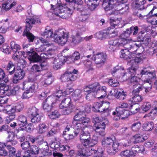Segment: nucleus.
Segmentation results:
<instances>
[{
	"mask_svg": "<svg viewBox=\"0 0 157 157\" xmlns=\"http://www.w3.org/2000/svg\"><path fill=\"white\" fill-rule=\"evenodd\" d=\"M141 44L139 41H133L126 39H117L110 40L109 41L108 48L109 51H113L118 47L123 46L126 50H129L131 52H136L137 54H140L138 52L139 48H142Z\"/></svg>",
	"mask_w": 157,
	"mask_h": 157,
	"instance_id": "1",
	"label": "nucleus"
},
{
	"mask_svg": "<svg viewBox=\"0 0 157 157\" xmlns=\"http://www.w3.org/2000/svg\"><path fill=\"white\" fill-rule=\"evenodd\" d=\"M42 36L49 38L53 37L55 42L63 46L67 42L68 38V33L63 29L56 30L53 33L52 29L48 27L45 28L44 31L41 33Z\"/></svg>",
	"mask_w": 157,
	"mask_h": 157,
	"instance_id": "2",
	"label": "nucleus"
},
{
	"mask_svg": "<svg viewBox=\"0 0 157 157\" xmlns=\"http://www.w3.org/2000/svg\"><path fill=\"white\" fill-rule=\"evenodd\" d=\"M135 54L132 57H131L130 59H132L128 62V64L132 66L129 68L127 70V72L124 73V71L123 69H118V67L114 68L112 71V73L113 74L117 72L118 73H122L123 74L122 76L124 77H125V79H127L130 77L132 75L135 74L136 71L138 69V67L136 65L138 63H141L142 62V60L140 58L136 57L135 58Z\"/></svg>",
	"mask_w": 157,
	"mask_h": 157,
	"instance_id": "3",
	"label": "nucleus"
},
{
	"mask_svg": "<svg viewBox=\"0 0 157 157\" xmlns=\"http://www.w3.org/2000/svg\"><path fill=\"white\" fill-rule=\"evenodd\" d=\"M142 83L136 84L134 85L136 89L134 90L132 92V98H141V97L139 94V92L142 90L143 88L145 89L146 92H149L151 89L152 86V81H149L148 79H146L144 77L142 78Z\"/></svg>",
	"mask_w": 157,
	"mask_h": 157,
	"instance_id": "4",
	"label": "nucleus"
},
{
	"mask_svg": "<svg viewBox=\"0 0 157 157\" xmlns=\"http://www.w3.org/2000/svg\"><path fill=\"white\" fill-rule=\"evenodd\" d=\"M82 145L78 144L77 147L78 150L76 154L77 155L82 157H86L90 156L93 153L94 155L93 157H104L103 155L104 150L101 147H98L97 150L92 148L90 150L89 148L86 149L84 151H82Z\"/></svg>",
	"mask_w": 157,
	"mask_h": 157,
	"instance_id": "5",
	"label": "nucleus"
},
{
	"mask_svg": "<svg viewBox=\"0 0 157 157\" xmlns=\"http://www.w3.org/2000/svg\"><path fill=\"white\" fill-rule=\"evenodd\" d=\"M101 119L96 117L94 119L95 123L93 129L97 134L99 136H104L105 135V125L108 124L109 121L107 119L104 118L102 120Z\"/></svg>",
	"mask_w": 157,
	"mask_h": 157,
	"instance_id": "6",
	"label": "nucleus"
},
{
	"mask_svg": "<svg viewBox=\"0 0 157 157\" xmlns=\"http://www.w3.org/2000/svg\"><path fill=\"white\" fill-rule=\"evenodd\" d=\"M96 94L94 97L93 98H103L106 97L108 98L110 95L112 96V97H122L124 98V97H126L127 95L123 91L121 90H120L115 89L112 90L110 91V93L106 96V93L105 91H100L95 92Z\"/></svg>",
	"mask_w": 157,
	"mask_h": 157,
	"instance_id": "7",
	"label": "nucleus"
},
{
	"mask_svg": "<svg viewBox=\"0 0 157 157\" xmlns=\"http://www.w3.org/2000/svg\"><path fill=\"white\" fill-rule=\"evenodd\" d=\"M76 123V124H80V126L78 127V129H80L79 134V135L80 140L82 145L79 144H78L82 145V151H84L86 149L87 143H89V142H90L89 139L90 136V134L88 132L85 130L86 126H82V125L80 123ZM78 145V144L77 145Z\"/></svg>",
	"mask_w": 157,
	"mask_h": 157,
	"instance_id": "8",
	"label": "nucleus"
},
{
	"mask_svg": "<svg viewBox=\"0 0 157 157\" xmlns=\"http://www.w3.org/2000/svg\"><path fill=\"white\" fill-rule=\"evenodd\" d=\"M106 87L105 86L100 87L98 83H96L89 86H86L84 89V91L86 93V98L94 97L95 92L101 91L106 92Z\"/></svg>",
	"mask_w": 157,
	"mask_h": 157,
	"instance_id": "9",
	"label": "nucleus"
},
{
	"mask_svg": "<svg viewBox=\"0 0 157 157\" xmlns=\"http://www.w3.org/2000/svg\"><path fill=\"white\" fill-rule=\"evenodd\" d=\"M40 40L43 44L39 48H36V52H39L45 51L47 52L46 55H50L55 54V50L50 47L51 44L49 43V41L42 37L40 38Z\"/></svg>",
	"mask_w": 157,
	"mask_h": 157,
	"instance_id": "10",
	"label": "nucleus"
},
{
	"mask_svg": "<svg viewBox=\"0 0 157 157\" xmlns=\"http://www.w3.org/2000/svg\"><path fill=\"white\" fill-rule=\"evenodd\" d=\"M127 0H103L102 5L105 11L116 8L120 4L126 2Z\"/></svg>",
	"mask_w": 157,
	"mask_h": 157,
	"instance_id": "11",
	"label": "nucleus"
},
{
	"mask_svg": "<svg viewBox=\"0 0 157 157\" xmlns=\"http://www.w3.org/2000/svg\"><path fill=\"white\" fill-rule=\"evenodd\" d=\"M131 142L130 141L127 143H118L115 142L112 145V147H108L107 151L110 155H113L117 152L122 147H128L130 145Z\"/></svg>",
	"mask_w": 157,
	"mask_h": 157,
	"instance_id": "12",
	"label": "nucleus"
},
{
	"mask_svg": "<svg viewBox=\"0 0 157 157\" xmlns=\"http://www.w3.org/2000/svg\"><path fill=\"white\" fill-rule=\"evenodd\" d=\"M131 112L126 109H119L118 108H116V111L113 112L112 113L113 119L115 121H118L120 119H125L128 116L131 115Z\"/></svg>",
	"mask_w": 157,
	"mask_h": 157,
	"instance_id": "13",
	"label": "nucleus"
},
{
	"mask_svg": "<svg viewBox=\"0 0 157 157\" xmlns=\"http://www.w3.org/2000/svg\"><path fill=\"white\" fill-rule=\"evenodd\" d=\"M117 35V33L113 28H108L104 32L96 33L95 36L98 39L102 40L104 38H109L113 37Z\"/></svg>",
	"mask_w": 157,
	"mask_h": 157,
	"instance_id": "14",
	"label": "nucleus"
},
{
	"mask_svg": "<svg viewBox=\"0 0 157 157\" xmlns=\"http://www.w3.org/2000/svg\"><path fill=\"white\" fill-rule=\"evenodd\" d=\"M74 121L72 122L73 125V122L75 121L77 123H80L82 126H86L90 122V119L86 116L84 113L83 111H79L76 114L74 117Z\"/></svg>",
	"mask_w": 157,
	"mask_h": 157,
	"instance_id": "15",
	"label": "nucleus"
},
{
	"mask_svg": "<svg viewBox=\"0 0 157 157\" xmlns=\"http://www.w3.org/2000/svg\"><path fill=\"white\" fill-rule=\"evenodd\" d=\"M52 3L51 4L52 9H54L53 13L59 17L64 19L66 18L63 7L58 5V0H52Z\"/></svg>",
	"mask_w": 157,
	"mask_h": 157,
	"instance_id": "16",
	"label": "nucleus"
},
{
	"mask_svg": "<svg viewBox=\"0 0 157 157\" xmlns=\"http://www.w3.org/2000/svg\"><path fill=\"white\" fill-rule=\"evenodd\" d=\"M106 55L103 52H98L94 55L93 59L97 67H100L104 65L106 60Z\"/></svg>",
	"mask_w": 157,
	"mask_h": 157,
	"instance_id": "17",
	"label": "nucleus"
},
{
	"mask_svg": "<svg viewBox=\"0 0 157 157\" xmlns=\"http://www.w3.org/2000/svg\"><path fill=\"white\" fill-rule=\"evenodd\" d=\"M141 78H145L146 79L152 82L155 78V71H150L148 68H144L141 70L140 73Z\"/></svg>",
	"mask_w": 157,
	"mask_h": 157,
	"instance_id": "18",
	"label": "nucleus"
},
{
	"mask_svg": "<svg viewBox=\"0 0 157 157\" xmlns=\"http://www.w3.org/2000/svg\"><path fill=\"white\" fill-rule=\"evenodd\" d=\"M28 46L29 45L28 44L26 45L25 46L23 45L24 50L29 55V59L35 62H37L40 60V57H41V54L39 55L34 51H29L28 50L26 49Z\"/></svg>",
	"mask_w": 157,
	"mask_h": 157,
	"instance_id": "19",
	"label": "nucleus"
},
{
	"mask_svg": "<svg viewBox=\"0 0 157 157\" xmlns=\"http://www.w3.org/2000/svg\"><path fill=\"white\" fill-rule=\"evenodd\" d=\"M26 23L25 28V30L29 31L32 27V25L35 24H40L41 23L40 20L37 17H30L27 18L25 20Z\"/></svg>",
	"mask_w": 157,
	"mask_h": 157,
	"instance_id": "20",
	"label": "nucleus"
},
{
	"mask_svg": "<svg viewBox=\"0 0 157 157\" xmlns=\"http://www.w3.org/2000/svg\"><path fill=\"white\" fill-rule=\"evenodd\" d=\"M61 79L62 82H64L74 81L76 79L77 76L71 72H66L61 76Z\"/></svg>",
	"mask_w": 157,
	"mask_h": 157,
	"instance_id": "21",
	"label": "nucleus"
},
{
	"mask_svg": "<svg viewBox=\"0 0 157 157\" xmlns=\"http://www.w3.org/2000/svg\"><path fill=\"white\" fill-rule=\"evenodd\" d=\"M6 106L7 110H9V111L8 112L11 113H15L16 111L18 112L21 111L23 109L24 107V104L22 102L17 104L15 106H11L10 105Z\"/></svg>",
	"mask_w": 157,
	"mask_h": 157,
	"instance_id": "22",
	"label": "nucleus"
},
{
	"mask_svg": "<svg viewBox=\"0 0 157 157\" xmlns=\"http://www.w3.org/2000/svg\"><path fill=\"white\" fill-rule=\"evenodd\" d=\"M76 124L75 122L74 121L73 122V128L74 129V131L73 132L74 134H68L67 140L73 139L75 137L79 135L80 129H78V127L80 126V124Z\"/></svg>",
	"mask_w": 157,
	"mask_h": 157,
	"instance_id": "23",
	"label": "nucleus"
},
{
	"mask_svg": "<svg viewBox=\"0 0 157 157\" xmlns=\"http://www.w3.org/2000/svg\"><path fill=\"white\" fill-rule=\"evenodd\" d=\"M102 106L103 108L102 109L98 110L99 112H103L102 114H104L105 113H107V116L109 115L111 111V109L109 108L110 103L108 101H102Z\"/></svg>",
	"mask_w": 157,
	"mask_h": 157,
	"instance_id": "24",
	"label": "nucleus"
},
{
	"mask_svg": "<svg viewBox=\"0 0 157 157\" xmlns=\"http://www.w3.org/2000/svg\"><path fill=\"white\" fill-rule=\"evenodd\" d=\"M98 135V134L95 133L93 135L92 138H91L90 137L89 139V140L90 142H89V143H87L86 147V149H87L90 147L93 146L97 144L99 139L98 136H97Z\"/></svg>",
	"mask_w": 157,
	"mask_h": 157,
	"instance_id": "25",
	"label": "nucleus"
},
{
	"mask_svg": "<svg viewBox=\"0 0 157 157\" xmlns=\"http://www.w3.org/2000/svg\"><path fill=\"white\" fill-rule=\"evenodd\" d=\"M123 3L120 4L117 6V9L116 11L117 13L123 14H126L128 12V6L124 5H122Z\"/></svg>",
	"mask_w": 157,
	"mask_h": 157,
	"instance_id": "26",
	"label": "nucleus"
},
{
	"mask_svg": "<svg viewBox=\"0 0 157 157\" xmlns=\"http://www.w3.org/2000/svg\"><path fill=\"white\" fill-rule=\"evenodd\" d=\"M24 72L21 70H20L16 72L13 78V82L14 83H17L19 82L20 80L22 79L24 76Z\"/></svg>",
	"mask_w": 157,
	"mask_h": 157,
	"instance_id": "27",
	"label": "nucleus"
},
{
	"mask_svg": "<svg viewBox=\"0 0 157 157\" xmlns=\"http://www.w3.org/2000/svg\"><path fill=\"white\" fill-rule=\"evenodd\" d=\"M121 75L124 78V80H127L128 79H129L130 78H131V82L132 83H133V84H135L133 85V86L134 87V90L135 89H136V88H135V87L134 86V85H136V84H139L142 83V78L141 79L140 78V77H141V76L139 77H137L136 76H133V75H132V76H131L129 78H127V79H125V77H124L122 76V75H123V74L122 73H121Z\"/></svg>",
	"mask_w": 157,
	"mask_h": 157,
	"instance_id": "28",
	"label": "nucleus"
},
{
	"mask_svg": "<svg viewBox=\"0 0 157 157\" xmlns=\"http://www.w3.org/2000/svg\"><path fill=\"white\" fill-rule=\"evenodd\" d=\"M17 120L18 124L20 127H24L27 124V118L24 115L21 114L19 115Z\"/></svg>",
	"mask_w": 157,
	"mask_h": 157,
	"instance_id": "29",
	"label": "nucleus"
},
{
	"mask_svg": "<svg viewBox=\"0 0 157 157\" xmlns=\"http://www.w3.org/2000/svg\"><path fill=\"white\" fill-rule=\"evenodd\" d=\"M16 4V2L13 0H7L6 2L3 4L2 7L5 10L7 11Z\"/></svg>",
	"mask_w": 157,
	"mask_h": 157,
	"instance_id": "30",
	"label": "nucleus"
},
{
	"mask_svg": "<svg viewBox=\"0 0 157 157\" xmlns=\"http://www.w3.org/2000/svg\"><path fill=\"white\" fill-rule=\"evenodd\" d=\"M85 68L87 72H91L94 71V66L89 59H86L84 62Z\"/></svg>",
	"mask_w": 157,
	"mask_h": 157,
	"instance_id": "31",
	"label": "nucleus"
},
{
	"mask_svg": "<svg viewBox=\"0 0 157 157\" xmlns=\"http://www.w3.org/2000/svg\"><path fill=\"white\" fill-rule=\"evenodd\" d=\"M9 111V110H7L6 106L2 110L3 113L9 115V116L6 117V123L8 124L10 123L11 121H13L15 117V113H9L8 112Z\"/></svg>",
	"mask_w": 157,
	"mask_h": 157,
	"instance_id": "32",
	"label": "nucleus"
},
{
	"mask_svg": "<svg viewBox=\"0 0 157 157\" xmlns=\"http://www.w3.org/2000/svg\"><path fill=\"white\" fill-rule=\"evenodd\" d=\"M8 135L7 138L6 142L8 144L12 145H16L17 143V141L14 140L15 135L12 132H8Z\"/></svg>",
	"mask_w": 157,
	"mask_h": 157,
	"instance_id": "33",
	"label": "nucleus"
},
{
	"mask_svg": "<svg viewBox=\"0 0 157 157\" xmlns=\"http://www.w3.org/2000/svg\"><path fill=\"white\" fill-rule=\"evenodd\" d=\"M25 52L23 51H18L15 52L12 56V58L17 63L22 58V56L24 57Z\"/></svg>",
	"mask_w": 157,
	"mask_h": 157,
	"instance_id": "34",
	"label": "nucleus"
},
{
	"mask_svg": "<svg viewBox=\"0 0 157 157\" xmlns=\"http://www.w3.org/2000/svg\"><path fill=\"white\" fill-rule=\"evenodd\" d=\"M71 99H68V101H69V103L67 104L68 106L67 107H66L62 111L63 114L68 115L72 111L74 107L73 105L71 103Z\"/></svg>",
	"mask_w": 157,
	"mask_h": 157,
	"instance_id": "35",
	"label": "nucleus"
},
{
	"mask_svg": "<svg viewBox=\"0 0 157 157\" xmlns=\"http://www.w3.org/2000/svg\"><path fill=\"white\" fill-rule=\"evenodd\" d=\"M115 142L113 139L110 137L104 138L102 140L101 144L104 147H108L111 144H113Z\"/></svg>",
	"mask_w": 157,
	"mask_h": 157,
	"instance_id": "36",
	"label": "nucleus"
},
{
	"mask_svg": "<svg viewBox=\"0 0 157 157\" xmlns=\"http://www.w3.org/2000/svg\"><path fill=\"white\" fill-rule=\"evenodd\" d=\"M146 139H147L146 137H144L140 134H136L133 136L132 138L133 142L135 143L143 142Z\"/></svg>",
	"mask_w": 157,
	"mask_h": 157,
	"instance_id": "37",
	"label": "nucleus"
},
{
	"mask_svg": "<svg viewBox=\"0 0 157 157\" xmlns=\"http://www.w3.org/2000/svg\"><path fill=\"white\" fill-rule=\"evenodd\" d=\"M132 100H130L129 102H132V105H131L130 106V109H131L130 111L131 114H134L136 113H137L139 110L140 109L139 107H137L136 106L138 105H136V104L134 101L133 102V99H132Z\"/></svg>",
	"mask_w": 157,
	"mask_h": 157,
	"instance_id": "38",
	"label": "nucleus"
},
{
	"mask_svg": "<svg viewBox=\"0 0 157 157\" xmlns=\"http://www.w3.org/2000/svg\"><path fill=\"white\" fill-rule=\"evenodd\" d=\"M121 57L125 59H128L131 58V57L133 56L134 53H131L130 54L129 51L128 50L122 49L121 51Z\"/></svg>",
	"mask_w": 157,
	"mask_h": 157,
	"instance_id": "39",
	"label": "nucleus"
},
{
	"mask_svg": "<svg viewBox=\"0 0 157 157\" xmlns=\"http://www.w3.org/2000/svg\"><path fill=\"white\" fill-rule=\"evenodd\" d=\"M157 116V107H155L152 109L147 114L145 115L144 117H148L151 119H154Z\"/></svg>",
	"mask_w": 157,
	"mask_h": 157,
	"instance_id": "40",
	"label": "nucleus"
},
{
	"mask_svg": "<svg viewBox=\"0 0 157 157\" xmlns=\"http://www.w3.org/2000/svg\"><path fill=\"white\" fill-rule=\"evenodd\" d=\"M138 32V28L137 26H132L129 29H127L125 33V35L126 34H128V36H129L132 33L133 35H136Z\"/></svg>",
	"mask_w": 157,
	"mask_h": 157,
	"instance_id": "41",
	"label": "nucleus"
},
{
	"mask_svg": "<svg viewBox=\"0 0 157 157\" xmlns=\"http://www.w3.org/2000/svg\"><path fill=\"white\" fill-rule=\"evenodd\" d=\"M96 0H85V2L88 6V7L91 10H93L95 9L97 6V4H95L94 1L97 2Z\"/></svg>",
	"mask_w": 157,
	"mask_h": 157,
	"instance_id": "42",
	"label": "nucleus"
},
{
	"mask_svg": "<svg viewBox=\"0 0 157 157\" xmlns=\"http://www.w3.org/2000/svg\"><path fill=\"white\" fill-rule=\"evenodd\" d=\"M29 31L28 30H25L23 33V35L27 37L29 42H32L34 39L35 36L32 33L29 32Z\"/></svg>",
	"mask_w": 157,
	"mask_h": 157,
	"instance_id": "43",
	"label": "nucleus"
},
{
	"mask_svg": "<svg viewBox=\"0 0 157 157\" xmlns=\"http://www.w3.org/2000/svg\"><path fill=\"white\" fill-rule=\"evenodd\" d=\"M30 156L28 150L25 151L19 150L16 155V157H30Z\"/></svg>",
	"mask_w": 157,
	"mask_h": 157,
	"instance_id": "44",
	"label": "nucleus"
},
{
	"mask_svg": "<svg viewBox=\"0 0 157 157\" xmlns=\"http://www.w3.org/2000/svg\"><path fill=\"white\" fill-rule=\"evenodd\" d=\"M154 127L153 123L152 122H147L145 123L143 125V129L147 131H150L152 130Z\"/></svg>",
	"mask_w": 157,
	"mask_h": 157,
	"instance_id": "45",
	"label": "nucleus"
},
{
	"mask_svg": "<svg viewBox=\"0 0 157 157\" xmlns=\"http://www.w3.org/2000/svg\"><path fill=\"white\" fill-rule=\"evenodd\" d=\"M146 2L145 0H136L135 7L139 10L143 9H144L143 5Z\"/></svg>",
	"mask_w": 157,
	"mask_h": 157,
	"instance_id": "46",
	"label": "nucleus"
},
{
	"mask_svg": "<svg viewBox=\"0 0 157 157\" xmlns=\"http://www.w3.org/2000/svg\"><path fill=\"white\" fill-rule=\"evenodd\" d=\"M132 151L138 153H142L144 151V147L143 145H135L132 148Z\"/></svg>",
	"mask_w": 157,
	"mask_h": 157,
	"instance_id": "47",
	"label": "nucleus"
},
{
	"mask_svg": "<svg viewBox=\"0 0 157 157\" xmlns=\"http://www.w3.org/2000/svg\"><path fill=\"white\" fill-rule=\"evenodd\" d=\"M47 126L44 123H42L39 124L37 128L38 132L40 134H42L46 132Z\"/></svg>",
	"mask_w": 157,
	"mask_h": 157,
	"instance_id": "48",
	"label": "nucleus"
},
{
	"mask_svg": "<svg viewBox=\"0 0 157 157\" xmlns=\"http://www.w3.org/2000/svg\"><path fill=\"white\" fill-rule=\"evenodd\" d=\"M60 115L58 111L56 110H55L54 111L50 113L48 115V116L50 118L53 119L59 118Z\"/></svg>",
	"mask_w": 157,
	"mask_h": 157,
	"instance_id": "49",
	"label": "nucleus"
},
{
	"mask_svg": "<svg viewBox=\"0 0 157 157\" xmlns=\"http://www.w3.org/2000/svg\"><path fill=\"white\" fill-rule=\"evenodd\" d=\"M147 21L152 25H157V16H151L150 18L147 17Z\"/></svg>",
	"mask_w": 157,
	"mask_h": 157,
	"instance_id": "50",
	"label": "nucleus"
},
{
	"mask_svg": "<svg viewBox=\"0 0 157 157\" xmlns=\"http://www.w3.org/2000/svg\"><path fill=\"white\" fill-rule=\"evenodd\" d=\"M121 20V18H117V19H115L110 17V22L111 25L113 27H115V26L118 25L120 23Z\"/></svg>",
	"mask_w": 157,
	"mask_h": 157,
	"instance_id": "51",
	"label": "nucleus"
},
{
	"mask_svg": "<svg viewBox=\"0 0 157 157\" xmlns=\"http://www.w3.org/2000/svg\"><path fill=\"white\" fill-rule=\"evenodd\" d=\"M9 90V86L4 83H0V93L5 94Z\"/></svg>",
	"mask_w": 157,
	"mask_h": 157,
	"instance_id": "52",
	"label": "nucleus"
},
{
	"mask_svg": "<svg viewBox=\"0 0 157 157\" xmlns=\"http://www.w3.org/2000/svg\"><path fill=\"white\" fill-rule=\"evenodd\" d=\"M121 155L122 157H132L133 155V151L126 150L122 151Z\"/></svg>",
	"mask_w": 157,
	"mask_h": 157,
	"instance_id": "53",
	"label": "nucleus"
},
{
	"mask_svg": "<svg viewBox=\"0 0 157 157\" xmlns=\"http://www.w3.org/2000/svg\"><path fill=\"white\" fill-rule=\"evenodd\" d=\"M15 69V66L12 62L10 61L7 67V69L9 71V73L11 75L13 74L14 71Z\"/></svg>",
	"mask_w": 157,
	"mask_h": 157,
	"instance_id": "54",
	"label": "nucleus"
},
{
	"mask_svg": "<svg viewBox=\"0 0 157 157\" xmlns=\"http://www.w3.org/2000/svg\"><path fill=\"white\" fill-rule=\"evenodd\" d=\"M141 127V124L140 121L133 124L131 126L132 130L134 131H138Z\"/></svg>",
	"mask_w": 157,
	"mask_h": 157,
	"instance_id": "55",
	"label": "nucleus"
},
{
	"mask_svg": "<svg viewBox=\"0 0 157 157\" xmlns=\"http://www.w3.org/2000/svg\"><path fill=\"white\" fill-rule=\"evenodd\" d=\"M11 48L13 52H17L18 50L20 49V47L19 45L17 44L14 41H12L10 43Z\"/></svg>",
	"mask_w": 157,
	"mask_h": 157,
	"instance_id": "56",
	"label": "nucleus"
},
{
	"mask_svg": "<svg viewBox=\"0 0 157 157\" xmlns=\"http://www.w3.org/2000/svg\"><path fill=\"white\" fill-rule=\"evenodd\" d=\"M28 151L32 154L36 155L39 152V149L36 145H32L31 146L30 150Z\"/></svg>",
	"mask_w": 157,
	"mask_h": 157,
	"instance_id": "57",
	"label": "nucleus"
},
{
	"mask_svg": "<svg viewBox=\"0 0 157 157\" xmlns=\"http://www.w3.org/2000/svg\"><path fill=\"white\" fill-rule=\"evenodd\" d=\"M38 111V109L35 107H32L29 108L28 109L29 113H30L33 116L39 115Z\"/></svg>",
	"mask_w": 157,
	"mask_h": 157,
	"instance_id": "58",
	"label": "nucleus"
},
{
	"mask_svg": "<svg viewBox=\"0 0 157 157\" xmlns=\"http://www.w3.org/2000/svg\"><path fill=\"white\" fill-rule=\"evenodd\" d=\"M43 107L44 109L47 112L50 111L51 109V106L49 104L47 99L43 103Z\"/></svg>",
	"mask_w": 157,
	"mask_h": 157,
	"instance_id": "59",
	"label": "nucleus"
},
{
	"mask_svg": "<svg viewBox=\"0 0 157 157\" xmlns=\"http://www.w3.org/2000/svg\"><path fill=\"white\" fill-rule=\"evenodd\" d=\"M1 22L3 24V25L1 26V27L4 28L6 31L9 27L8 19V18L3 19L1 21Z\"/></svg>",
	"mask_w": 157,
	"mask_h": 157,
	"instance_id": "60",
	"label": "nucleus"
},
{
	"mask_svg": "<svg viewBox=\"0 0 157 157\" xmlns=\"http://www.w3.org/2000/svg\"><path fill=\"white\" fill-rule=\"evenodd\" d=\"M11 145L10 144H9L8 145L7 148L9 150L10 155L12 157H13V156H15V154L16 153V150L13 147H12Z\"/></svg>",
	"mask_w": 157,
	"mask_h": 157,
	"instance_id": "61",
	"label": "nucleus"
},
{
	"mask_svg": "<svg viewBox=\"0 0 157 157\" xmlns=\"http://www.w3.org/2000/svg\"><path fill=\"white\" fill-rule=\"evenodd\" d=\"M65 93H63L61 90H58L56 93L52 95L53 97H56L59 98L60 97L63 98L65 97Z\"/></svg>",
	"mask_w": 157,
	"mask_h": 157,
	"instance_id": "62",
	"label": "nucleus"
},
{
	"mask_svg": "<svg viewBox=\"0 0 157 157\" xmlns=\"http://www.w3.org/2000/svg\"><path fill=\"white\" fill-rule=\"evenodd\" d=\"M53 80V78L51 76H48L47 77L44 81V86H46L51 84Z\"/></svg>",
	"mask_w": 157,
	"mask_h": 157,
	"instance_id": "63",
	"label": "nucleus"
},
{
	"mask_svg": "<svg viewBox=\"0 0 157 157\" xmlns=\"http://www.w3.org/2000/svg\"><path fill=\"white\" fill-rule=\"evenodd\" d=\"M151 108V105L149 102H145L143 104L142 109L143 110L146 112Z\"/></svg>",
	"mask_w": 157,
	"mask_h": 157,
	"instance_id": "64",
	"label": "nucleus"
}]
</instances>
